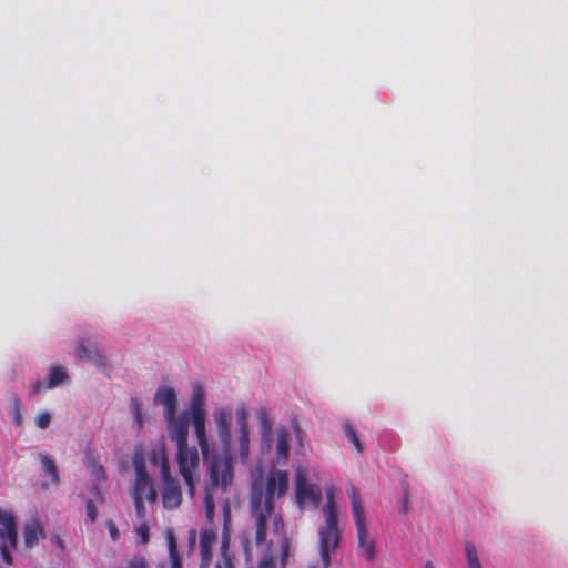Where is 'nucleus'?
Returning <instances> with one entry per match:
<instances>
[{"label": "nucleus", "instance_id": "39448f33", "mask_svg": "<svg viewBox=\"0 0 568 568\" xmlns=\"http://www.w3.org/2000/svg\"><path fill=\"white\" fill-rule=\"evenodd\" d=\"M189 429L190 428H185L168 435L170 439L174 442L178 446L179 470L189 487V493L193 495L195 484L199 481L200 478V457L197 448L195 446L189 445Z\"/></svg>", "mask_w": 568, "mask_h": 568}, {"label": "nucleus", "instance_id": "6e6552de", "mask_svg": "<svg viewBox=\"0 0 568 568\" xmlns=\"http://www.w3.org/2000/svg\"><path fill=\"white\" fill-rule=\"evenodd\" d=\"M154 402L163 407L168 434L190 428L187 413L178 414V396L172 387H160L155 393Z\"/></svg>", "mask_w": 568, "mask_h": 568}, {"label": "nucleus", "instance_id": "9b49d317", "mask_svg": "<svg viewBox=\"0 0 568 568\" xmlns=\"http://www.w3.org/2000/svg\"><path fill=\"white\" fill-rule=\"evenodd\" d=\"M75 355L81 361H88L99 369H106L109 366L108 358L100 346L89 339L80 338L75 346Z\"/></svg>", "mask_w": 568, "mask_h": 568}, {"label": "nucleus", "instance_id": "6ab92c4d", "mask_svg": "<svg viewBox=\"0 0 568 568\" xmlns=\"http://www.w3.org/2000/svg\"><path fill=\"white\" fill-rule=\"evenodd\" d=\"M223 520H224V531L222 537V559L224 568H233L231 559L226 556V549L229 544V527L231 524V510L230 506L225 503L223 505Z\"/></svg>", "mask_w": 568, "mask_h": 568}, {"label": "nucleus", "instance_id": "c756f323", "mask_svg": "<svg viewBox=\"0 0 568 568\" xmlns=\"http://www.w3.org/2000/svg\"><path fill=\"white\" fill-rule=\"evenodd\" d=\"M108 529H109L112 540L115 541L119 538V530H118L116 526L114 525V523L109 521Z\"/></svg>", "mask_w": 568, "mask_h": 568}, {"label": "nucleus", "instance_id": "a878e982", "mask_svg": "<svg viewBox=\"0 0 568 568\" xmlns=\"http://www.w3.org/2000/svg\"><path fill=\"white\" fill-rule=\"evenodd\" d=\"M9 548H12V547L9 545L8 540L0 541L1 557L4 560V562H7L8 565H11L12 564V557L9 554Z\"/></svg>", "mask_w": 568, "mask_h": 568}, {"label": "nucleus", "instance_id": "f03ea898", "mask_svg": "<svg viewBox=\"0 0 568 568\" xmlns=\"http://www.w3.org/2000/svg\"><path fill=\"white\" fill-rule=\"evenodd\" d=\"M290 487L287 470L272 467L265 479H256L252 483L250 506L257 526V542L264 538L267 525L271 523L275 531H278L282 520L274 511V500L284 497Z\"/></svg>", "mask_w": 568, "mask_h": 568}, {"label": "nucleus", "instance_id": "473e14b6", "mask_svg": "<svg viewBox=\"0 0 568 568\" xmlns=\"http://www.w3.org/2000/svg\"><path fill=\"white\" fill-rule=\"evenodd\" d=\"M424 568H435L430 561L426 562Z\"/></svg>", "mask_w": 568, "mask_h": 568}, {"label": "nucleus", "instance_id": "7ed1b4c3", "mask_svg": "<svg viewBox=\"0 0 568 568\" xmlns=\"http://www.w3.org/2000/svg\"><path fill=\"white\" fill-rule=\"evenodd\" d=\"M322 521L317 528L318 554L324 568L331 566V558L339 547L342 528L339 526V506L336 501V489L325 487V503L321 507Z\"/></svg>", "mask_w": 568, "mask_h": 568}, {"label": "nucleus", "instance_id": "ddd939ff", "mask_svg": "<svg viewBox=\"0 0 568 568\" xmlns=\"http://www.w3.org/2000/svg\"><path fill=\"white\" fill-rule=\"evenodd\" d=\"M161 501L169 510L176 509L182 503L181 485L171 474L161 476Z\"/></svg>", "mask_w": 568, "mask_h": 568}, {"label": "nucleus", "instance_id": "f8f14e48", "mask_svg": "<svg viewBox=\"0 0 568 568\" xmlns=\"http://www.w3.org/2000/svg\"><path fill=\"white\" fill-rule=\"evenodd\" d=\"M69 381L70 376L67 368L61 365H54L48 369L47 378L44 381L38 379L32 384L31 392L32 394H42L49 389L68 384Z\"/></svg>", "mask_w": 568, "mask_h": 568}, {"label": "nucleus", "instance_id": "9d476101", "mask_svg": "<svg viewBox=\"0 0 568 568\" xmlns=\"http://www.w3.org/2000/svg\"><path fill=\"white\" fill-rule=\"evenodd\" d=\"M265 537L256 546L261 548V558L258 560V568H277L278 564L281 568H285L286 559L290 555V548L286 539L280 538L275 545L273 541L268 545L264 544Z\"/></svg>", "mask_w": 568, "mask_h": 568}, {"label": "nucleus", "instance_id": "c85d7f7f", "mask_svg": "<svg viewBox=\"0 0 568 568\" xmlns=\"http://www.w3.org/2000/svg\"><path fill=\"white\" fill-rule=\"evenodd\" d=\"M85 508H87V515L90 518V520L91 521H95V519L98 517V510H97V507L93 504V501L89 500L87 503V507Z\"/></svg>", "mask_w": 568, "mask_h": 568}, {"label": "nucleus", "instance_id": "393cba45", "mask_svg": "<svg viewBox=\"0 0 568 568\" xmlns=\"http://www.w3.org/2000/svg\"><path fill=\"white\" fill-rule=\"evenodd\" d=\"M128 568H149V564L144 557L134 556L128 561Z\"/></svg>", "mask_w": 568, "mask_h": 568}, {"label": "nucleus", "instance_id": "412c9836", "mask_svg": "<svg viewBox=\"0 0 568 568\" xmlns=\"http://www.w3.org/2000/svg\"><path fill=\"white\" fill-rule=\"evenodd\" d=\"M465 557L467 562V568H483L480 562L478 551L474 544L466 542L465 544Z\"/></svg>", "mask_w": 568, "mask_h": 568}, {"label": "nucleus", "instance_id": "5701e85b", "mask_svg": "<svg viewBox=\"0 0 568 568\" xmlns=\"http://www.w3.org/2000/svg\"><path fill=\"white\" fill-rule=\"evenodd\" d=\"M344 430H345L346 437L353 444V446L357 450V453H362L364 450V447H363V444L361 443L355 429L349 424H346L344 426Z\"/></svg>", "mask_w": 568, "mask_h": 568}, {"label": "nucleus", "instance_id": "423d86ee", "mask_svg": "<svg viewBox=\"0 0 568 568\" xmlns=\"http://www.w3.org/2000/svg\"><path fill=\"white\" fill-rule=\"evenodd\" d=\"M347 493L351 500V509L356 528L359 554L366 560L372 561L375 558L376 545L369 531V524L366 518L361 495L353 484L347 486Z\"/></svg>", "mask_w": 568, "mask_h": 568}, {"label": "nucleus", "instance_id": "72a5a7b5", "mask_svg": "<svg viewBox=\"0 0 568 568\" xmlns=\"http://www.w3.org/2000/svg\"><path fill=\"white\" fill-rule=\"evenodd\" d=\"M215 568H222V565L219 562Z\"/></svg>", "mask_w": 568, "mask_h": 568}, {"label": "nucleus", "instance_id": "a211bd4d", "mask_svg": "<svg viewBox=\"0 0 568 568\" xmlns=\"http://www.w3.org/2000/svg\"><path fill=\"white\" fill-rule=\"evenodd\" d=\"M38 458L42 465L44 475L49 477V480L44 481L43 486L44 487H49L51 485L57 486L59 484V474H58L57 466H55L53 458L43 453L39 454Z\"/></svg>", "mask_w": 568, "mask_h": 568}, {"label": "nucleus", "instance_id": "2eb2a0df", "mask_svg": "<svg viewBox=\"0 0 568 568\" xmlns=\"http://www.w3.org/2000/svg\"><path fill=\"white\" fill-rule=\"evenodd\" d=\"M22 532L27 548L36 547L40 540L47 537L45 530L38 516H33L24 523Z\"/></svg>", "mask_w": 568, "mask_h": 568}, {"label": "nucleus", "instance_id": "dca6fc26", "mask_svg": "<svg viewBox=\"0 0 568 568\" xmlns=\"http://www.w3.org/2000/svg\"><path fill=\"white\" fill-rule=\"evenodd\" d=\"M149 460L153 466L159 467L160 477L171 474L166 448L163 440L152 449L149 455Z\"/></svg>", "mask_w": 568, "mask_h": 568}, {"label": "nucleus", "instance_id": "7c9ffc66", "mask_svg": "<svg viewBox=\"0 0 568 568\" xmlns=\"http://www.w3.org/2000/svg\"><path fill=\"white\" fill-rule=\"evenodd\" d=\"M195 541H196V530L192 529L189 532V546H190L191 550L193 549Z\"/></svg>", "mask_w": 568, "mask_h": 568}, {"label": "nucleus", "instance_id": "20e7f679", "mask_svg": "<svg viewBox=\"0 0 568 568\" xmlns=\"http://www.w3.org/2000/svg\"><path fill=\"white\" fill-rule=\"evenodd\" d=\"M261 423L260 450L263 455L274 453V464L285 465L290 458L291 434L284 426L272 429L267 414L261 410L257 415Z\"/></svg>", "mask_w": 568, "mask_h": 568}, {"label": "nucleus", "instance_id": "4be33fe9", "mask_svg": "<svg viewBox=\"0 0 568 568\" xmlns=\"http://www.w3.org/2000/svg\"><path fill=\"white\" fill-rule=\"evenodd\" d=\"M130 412L138 428H142L144 424V417L141 403L136 399H132L130 403Z\"/></svg>", "mask_w": 568, "mask_h": 568}, {"label": "nucleus", "instance_id": "f257e3e1", "mask_svg": "<svg viewBox=\"0 0 568 568\" xmlns=\"http://www.w3.org/2000/svg\"><path fill=\"white\" fill-rule=\"evenodd\" d=\"M187 416L209 478L204 505L206 517L212 521L214 490H226L233 483L235 464L246 465L250 460L252 453L250 412L244 403L235 407L231 404L215 405L211 413V427L207 428L205 389L203 385L196 383L192 386Z\"/></svg>", "mask_w": 568, "mask_h": 568}, {"label": "nucleus", "instance_id": "1a4fd4ad", "mask_svg": "<svg viewBox=\"0 0 568 568\" xmlns=\"http://www.w3.org/2000/svg\"><path fill=\"white\" fill-rule=\"evenodd\" d=\"M295 495L301 509H315L322 500L320 485L307 479V471L304 467H297L295 470Z\"/></svg>", "mask_w": 568, "mask_h": 568}, {"label": "nucleus", "instance_id": "4468645a", "mask_svg": "<svg viewBox=\"0 0 568 568\" xmlns=\"http://www.w3.org/2000/svg\"><path fill=\"white\" fill-rule=\"evenodd\" d=\"M8 540L12 548L18 544L17 516L11 509L0 508V541Z\"/></svg>", "mask_w": 568, "mask_h": 568}, {"label": "nucleus", "instance_id": "0eeeda50", "mask_svg": "<svg viewBox=\"0 0 568 568\" xmlns=\"http://www.w3.org/2000/svg\"><path fill=\"white\" fill-rule=\"evenodd\" d=\"M134 481L131 496L134 503L136 516L143 519L146 515L144 503L154 504L158 499V494L146 470L145 459L141 454H135L133 457Z\"/></svg>", "mask_w": 568, "mask_h": 568}, {"label": "nucleus", "instance_id": "bb28decb", "mask_svg": "<svg viewBox=\"0 0 568 568\" xmlns=\"http://www.w3.org/2000/svg\"><path fill=\"white\" fill-rule=\"evenodd\" d=\"M168 548H169L170 559L174 558V557H180V555L178 552V546L175 542V538L172 534H169V536H168Z\"/></svg>", "mask_w": 568, "mask_h": 568}, {"label": "nucleus", "instance_id": "cd10ccee", "mask_svg": "<svg viewBox=\"0 0 568 568\" xmlns=\"http://www.w3.org/2000/svg\"><path fill=\"white\" fill-rule=\"evenodd\" d=\"M136 535L140 537L142 544H146L149 541V527L145 523H141L136 527Z\"/></svg>", "mask_w": 568, "mask_h": 568}, {"label": "nucleus", "instance_id": "aec40b11", "mask_svg": "<svg viewBox=\"0 0 568 568\" xmlns=\"http://www.w3.org/2000/svg\"><path fill=\"white\" fill-rule=\"evenodd\" d=\"M8 416L10 420L17 426H22V413H21V404L18 398H11L8 407Z\"/></svg>", "mask_w": 568, "mask_h": 568}, {"label": "nucleus", "instance_id": "2f4dec72", "mask_svg": "<svg viewBox=\"0 0 568 568\" xmlns=\"http://www.w3.org/2000/svg\"><path fill=\"white\" fill-rule=\"evenodd\" d=\"M171 568H182L181 557H174L170 559Z\"/></svg>", "mask_w": 568, "mask_h": 568}, {"label": "nucleus", "instance_id": "f3484780", "mask_svg": "<svg viewBox=\"0 0 568 568\" xmlns=\"http://www.w3.org/2000/svg\"><path fill=\"white\" fill-rule=\"evenodd\" d=\"M216 540V534L212 529L204 530L200 536L201 568H207L211 562V548Z\"/></svg>", "mask_w": 568, "mask_h": 568}, {"label": "nucleus", "instance_id": "b1692460", "mask_svg": "<svg viewBox=\"0 0 568 568\" xmlns=\"http://www.w3.org/2000/svg\"><path fill=\"white\" fill-rule=\"evenodd\" d=\"M51 420H52V415H51V413H49L47 410L41 412L34 418L36 426L39 429H47L50 426Z\"/></svg>", "mask_w": 568, "mask_h": 568}]
</instances>
